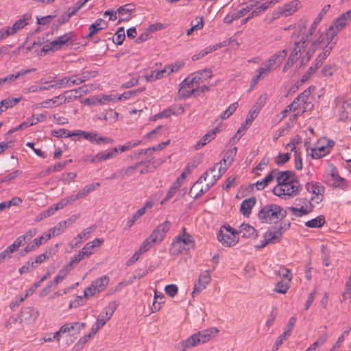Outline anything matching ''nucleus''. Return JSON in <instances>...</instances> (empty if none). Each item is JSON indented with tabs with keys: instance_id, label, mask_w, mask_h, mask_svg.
Segmentation results:
<instances>
[{
	"instance_id": "43",
	"label": "nucleus",
	"mask_w": 351,
	"mask_h": 351,
	"mask_svg": "<svg viewBox=\"0 0 351 351\" xmlns=\"http://www.w3.org/2000/svg\"><path fill=\"white\" fill-rule=\"evenodd\" d=\"M256 204L254 197L244 199L240 206V211L245 217H249L252 213V209Z\"/></svg>"
},
{
	"instance_id": "15",
	"label": "nucleus",
	"mask_w": 351,
	"mask_h": 351,
	"mask_svg": "<svg viewBox=\"0 0 351 351\" xmlns=\"http://www.w3.org/2000/svg\"><path fill=\"white\" fill-rule=\"evenodd\" d=\"M85 327L86 323L84 322H66L56 331V337L60 336V337H62L65 335L74 336L78 335Z\"/></svg>"
},
{
	"instance_id": "3",
	"label": "nucleus",
	"mask_w": 351,
	"mask_h": 351,
	"mask_svg": "<svg viewBox=\"0 0 351 351\" xmlns=\"http://www.w3.org/2000/svg\"><path fill=\"white\" fill-rule=\"evenodd\" d=\"M339 30L330 25L325 33H319V36L312 43L310 48L306 51L304 56L301 58V64H306L311 59V56L315 51L317 47H327V45L331 43L334 38L337 36L339 33Z\"/></svg>"
},
{
	"instance_id": "62",
	"label": "nucleus",
	"mask_w": 351,
	"mask_h": 351,
	"mask_svg": "<svg viewBox=\"0 0 351 351\" xmlns=\"http://www.w3.org/2000/svg\"><path fill=\"white\" fill-rule=\"evenodd\" d=\"M155 244L156 243L154 242L149 237H148L141 243L138 250H140L141 252L144 254L145 252H147L149 249H151Z\"/></svg>"
},
{
	"instance_id": "42",
	"label": "nucleus",
	"mask_w": 351,
	"mask_h": 351,
	"mask_svg": "<svg viewBox=\"0 0 351 351\" xmlns=\"http://www.w3.org/2000/svg\"><path fill=\"white\" fill-rule=\"evenodd\" d=\"M237 147H234L228 150L224 154L222 160L217 163L221 165L222 167H225V169L227 170L228 167H230L232 163L234 158L237 154Z\"/></svg>"
},
{
	"instance_id": "9",
	"label": "nucleus",
	"mask_w": 351,
	"mask_h": 351,
	"mask_svg": "<svg viewBox=\"0 0 351 351\" xmlns=\"http://www.w3.org/2000/svg\"><path fill=\"white\" fill-rule=\"evenodd\" d=\"M32 19V14L29 13L24 14L21 18L16 21L12 26H8L0 29V40L8 38L10 36L14 35L19 31L27 25Z\"/></svg>"
},
{
	"instance_id": "36",
	"label": "nucleus",
	"mask_w": 351,
	"mask_h": 351,
	"mask_svg": "<svg viewBox=\"0 0 351 351\" xmlns=\"http://www.w3.org/2000/svg\"><path fill=\"white\" fill-rule=\"evenodd\" d=\"M73 32H67L60 36H58L56 39L52 41V45L55 49L59 50L63 47L64 45L69 43L70 40H73Z\"/></svg>"
},
{
	"instance_id": "28",
	"label": "nucleus",
	"mask_w": 351,
	"mask_h": 351,
	"mask_svg": "<svg viewBox=\"0 0 351 351\" xmlns=\"http://www.w3.org/2000/svg\"><path fill=\"white\" fill-rule=\"evenodd\" d=\"M184 112V108L182 106H171L168 108L165 109L161 112L156 114L154 116V120H157L162 118H168L171 115L179 116Z\"/></svg>"
},
{
	"instance_id": "17",
	"label": "nucleus",
	"mask_w": 351,
	"mask_h": 351,
	"mask_svg": "<svg viewBox=\"0 0 351 351\" xmlns=\"http://www.w3.org/2000/svg\"><path fill=\"white\" fill-rule=\"evenodd\" d=\"M85 81L84 77L73 75L71 77H56V80L51 82L48 88H62L64 86H72L79 85Z\"/></svg>"
},
{
	"instance_id": "47",
	"label": "nucleus",
	"mask_w": 351,
	"mask_h": 351,
	"mask_svg": "<svg viewBox=\"0 0 351 351\" xmlns=\"http://www.w3.org/2000/svg\"><path fill=\"white\" fill-rule=\"evenodd\" d=\"M222 46L223 45L221 43H219V44H215L213 46L207 47L204 49L200 51L198 53L194 54L192 56L191 59L193 61L198 60L204 58L207 54L211 53L212 51L217 50L218 49L221 48Z\"/></svg>"
},
{
	"instance_id": "32",
	"label": "nucleus",
	"mask_w": 351,
	"mask_h": 351,
	"mask_svg": "<svg viewBox=\"0 0 351 351\" xmlns=\"http://www.w3.org/2000/svg\"><path fill=\"white\" fill-rule=\"evenodd\" d=\"M275 178L276 179L277 185L276 186H282V185L286 184L295 180L293 174L289 171H279L275 169Z\"/></svg>"
},
{
	"instance_id": "53",
	"label": "nucleus",
	"mask_w": 351,
	"mask_h": 351,
	"mask_svg": "<svg viewBox=\"0 0 351 351\" xmlns=\"http://www.w3.org/2000/svg\"><path fill=\"white\" fill-rule=\"evenodd\" d=\"M93 227H89L83 231H82L80 234L77 235L76 237L74 238V241H75V246H78L79 244L82 243L84 240H86L88 238L90 234L94 230Z\"/></svg>"
},
{
	"instance_id": "2",
	"label": "nucleus",
	"mask_w": 351,
	"mask_h": 351,
	"mask_svg": "<svg viewBox=\"0 0 351 351\" xmlns=\"http://www.w3.org/2000/svg\"><path fill=\"white\" fill-rule=\"evenodd\" d=\"M219 332V330L216 327L203 330L179 342L176 348L180 351H186L191 348L210 341L217 337Z\"/></svg>"
},
{
	"instance_id": "11",
	"label": "nucleus",
	"mask_w": 351,
	"mask_h": 351,
	"mask_svg": "<svg viewBox=\"0 0 351 351\" xmlns=\"http://www.w3.org/2000/svg\"><path fill=\"white\" fill-rule=\"evenodd\" d=\"M109 282L110 278L106 275L97 278L84 289V297L90 298L103 292L108 287Z\"/></svg>"
},
{
	"instance_id": "14",
	"label": "nucleus",
	"mask_w": 351,
	"mask_h": 351,
	"mask_svg": "<svg viewBox=\"0 0 351 351\" xmlns=\"http://www.w3.org/2000/svg\"><path fill=\"white\" fill-rule=\"evenodd\" d=\"M267 100L266 96L259 97L256 104L253 106L252 110L248 112L245 122L241 125L237 131V133L245 132L252 124V121L257 117L261 109L264 106Z\"/></svg>"
},
{
	"instance_id": "1",
	"label": "nucleus",
	"mask_w": 351,
	"mask_h": 351,
	"mask_svg": "<svg viewBox=\"0 0 351 351\" xmlns=\"http://www.w3.org/2000/svg\"><path fill=\"white\" fill-rule=\"evenodd\" d=\"M287 51L283 49L273 54L256 71V75L252 78L251 87L255 86L259 80L266 77L270 73L280 66L282 62L286 58Z\"/></svg>"
},
{
	"instance_id": "41",
	"label": "nucleus",
	"mask_w": 351,
	"mask_h": 351,
	"mask_svg": "<svg viewBox=\"0 0 351 351\" xmlns=\"http://www.w3.org/2000/svg\"><path fill=\"white\" fill-rule=\"evenodd\" d=\"M238 234H241L244 238H256L257 237V232L254 227L247 224L242 223L238 230Z\"/></svg>"
},
{
	"instance_id": "19",
	"label": "nucleus",
	"mask_w": 351,
	"mask_h": 351,
	"mask_svg": "<svg viewBox=\"0 0 351 351\" xmlns=\"http://www.w3.org/2000/svg\"><path fill=\"white\" fill-rule=\"evenodd\" d=\"M118 154V148L112 147L105 151L98 152L93 156H87L86 161H89L91 163L99 162L104 160H110L115 158Z\"/></svg>"
},
{
	"instance_id": "38",
	"label": "nucleus",
	"mask_w": 351,
	"mask_h": 351,
	"mask_svg": "<svg viewBox=\"0 0 351 351\" xmlns=\"http://www.w3.org/2000/svg\"><path fill=\"white\" fill-rule=\"evenodd\" d=\"M134 10V5L132 4H125L119 7L117 9V12L121 16L119 23L130 21L132 19V12Z\"/></svg>"
},
{
	"instance_id": "56",
	"label": "nucleus",
	"mask_w": 351,
	"mask_h": 351,
	"mask_svg": "<svg viewBox=\"0 0 351 351\" xmlns=\"http://www.w3.org/2000/svg\"><path fill=\"white\" fill-rule=\"evenodd\" d=\"M72 162L71 159L64 160L62 162H59L58 163L54 164L53 165L50 166L46 171V173L49 174L51 172H58L62 171L67 165Z\"/></svg>"
},
{
	"instance_id": "48",
	"label": "nucleus",
	"mask_w": 351,
	"mask_h": 351,
	"mask_svg": "<svg viewBox=\"0 0 351 351\" xmlns=\"http://www.w3.org/2000/svg\"><path fill=\"white\" fill-rule=\"evenodd\" d=\"M22 99L21 97H9L4 99H3L0 102V107L1 108L2 111L6 110L8 108H12L16 106L21 100Z\"/></svg>"
},
{
	"instance_id": "31",
	"label": "nucleus",
	"mask_w": 351,
	"mask_h": 351,
	"mask_svg": "<svg viewBox=\"0 0 351 351\" xmlns=\"http://www.w3.org/2000/svg\"><path fill=\"white\" fill-rule=\"evenodd\" d=\"M104 243L103 239H95L94 240L88 242L84 247L80 250L84 256L89 257L94 252L96 247H99Z\"/></svg>"
},
{
	"instance_id": "58",
	"label": "nucleus",
	"mask_w": 351,
	"mask_h": 351,
	"mask_svg": "<svg viewBox=\"0 0 351 351\" xmlns=\"http://www.w3.org/2000/svg\"><path fill=\"white\" fill-rule=\"evenodd\" d=\"M71 270L65 265L58 271V274L53 278L55 284H60L67 276Z\"/></svg>"
},
{
	"instance_id": "44",
	"label": "nucleus",
	"mask_w": 351,
	"mask_h": 351,
	"mask_svg": "<svg viewBox=\"0 0 351 351\" xmlns=\"http://www.w3.org/2000/svg\"><path fill=\"white\" fill-rule=\"evenodd\" d=\"M108 26V23L103 20L102 19H97L95 22L91 24L89 27V33L87 35V38L92 37L94 34H97L101 29L106 28Z\"/></svg>"
},
{
	"instance_id": "4",
	"label": "nucleus",
	"mask_w": 351,
	"mask_h": 351,
	"mask_svg": "<svg viewBox=\"0 0 351 351\" xmlns=\"http://www.w3.org/2000/svg\"><path fill=\"white\" fill-rule=\"evenodd\" d=\"M286 210L278 204H270L263 206L258 212V219L262 223H276L286 217Z\"/></svg>"
},
{
	"instance_id": "49",
	"label": "nucleus",
	"mask_w": 351,
	"mask_h": 351,
	"mask_svg": "<svg viewBox=\"0 0 351 351\" xmlns=\"http://www.w3.org/2000/svg\"><path fill=\"white\" fill-rule=\"evenodd\" d=\"M275 170H273L265 178L257 181L255 183L256 189L258 190H262L267 186L275 178Z\"/></svg>"
},
{
	"instance_id": "8",
	"label": "nucleus",
	"mask_w": 351,
	"mask_h": 351,
	"mask_svg": "<svg viewBox=\"0 0 351 351\" xmlns=\"http://www.w3.org/2000/svg\"><path fill=\"white\" fill-rule=\"evenodd\" d=\"M77 97V90L70 89L53 99L45 100L36 106V108H53L65 102H69Z\"/></svg>"
},
{
	"instance_id": "60",
	"label": "nucleus",
	"mask_w": 351,
	"mask_h": 351,
	"mask_svg": "<svg viewBox=\"0 0 351 351\" xmlns=\"http://www.w3.org/2000/svg\"><path fill=\"white\" fill-rule=\"evenodd\" d=\"M351 296V275L349 276L345 284L344 291L341 295V301H346Z\"/></svg>"
},
{
	"instance_id": "59",
	"label": "nucleus",
	"mask_w": 351,
	"mask_h": 351,
	"mask_svg": "<svg viewBox=\"0 0 351 351\" xmlns=\"http://www.w3.org/2000/svg\"><path fill=\"white\" fill-rule=\"evenodd\" d=\"M141 143V141L136 140L134 141L127 142L123 145H119L117 147L118 148V152H125L131 149L132 148L136 147Z\"/></svg>"
},
{
	"instance_id": "29",
	"label": "nucleus",
	"mask_w": 351,
	"mask_h": 351,
	"mask_svg": "<svg viewBox=\"0 0 351 351\" xmlns=\"http://www.w3.org/2000/svg\"><path fill=\"white\" fill-rule=\"evenodd\" d=\"M305 188L313 195L312 199L317 198L318 200H322L323 193L324 192V187L317 182H309L305 185Z\"/></svg>"
},
{
	"instance_id": "37",
	"label": "nucleus",
	"mask_w": 351,
	"mask_h": 351,
	"mask_svg": "<svg viewBox=\"0 0 351 351\" xmlns=\"http://www.w3.org/2000/svg\"><path fill=\"white\" fill-rule=\"evenodd\" d=\"M36 69H22L16 73L10 74L4 77L0 78V86L3 85L4 83L8 82L10 85H11V83L14 81H15L16 79L20 77L21 76H24L25 75L29 73L32 71H35Z\"/></svg>"
},
{
	"instance_id": "20",
	"label": "nucleus",
	"mask_w": 351,
	"mask_h": 351,
	"mask_svg": "<svg viewBox=\"0 0 351 351\" xmlns=\"http://www.w3.org/2000/svg\"><path fill=\"white\" fill-rule=\"evenodd\" d=\"M304 112L303 108L301 107L299 99L294 100L285 110L282 112V118L290 117L293 121Z\"/></svg>"
},
{
	"instance_id": "18",
	"label": "nucleus",
	"mask_w": 351,
	"mask_h": 351,
	"mask_svg": "<svg viewBox=\"0 0 351 351\" xmlns=\"http://www.w3.org/2000/svg\"><path fill=\"white\" fill-rule=\"evenodd\" d=\"M226 171L225 167H222L221 165L216 163L211 169L205 172L202 177L205 182L212 186Z\"/></svg>"
},
{
	"instance_id": "57",
	"label": "nucleus",
	"mask_w": 351,
	"mask_h": 351,
	"mask_svg": "<svg viewBox=\"0 0 351 351\" xmlns=\"http://www.w3.org/2000/svg\"><path fill=\"white\" fill-rule=\"evenodd\" d=\"M86 297H84V294L83 295H77L73 300H71L69 304L68 308L71 310L72 308H77L80 306H82L86 302Z\"/></svg>"
},
{
	"instance_id": "63",
	"label": "nucleus",
	"mask_w": 351,
	"mask_h": 351,
	"mask_svg": "<svg viewBox=\"0 0 351 351\" xmlns=\"http://www.w3.org/2000/svg\"><path fill=\"white\" fill-rule=\"evenodd\" d=\"M125 31L123 27L119 28V29L114 34V37L113 38V42L116 45H121L125 40Z\"/></svg>"
},
{
	"instance_id": "22",
	"label": "nucleus",
	"mask_w": 351,
	"mask_h": 351,
	"mask_svg": "<svg viewBox=\"0 0 351 351\" xmlns=\"http://www.w3.org/2000/svg\"><path fill=\"white\" fill-rule=\"evenodd\" d=\"M207 182H205L204 178L201 176L192 186L190 190V195L193 198H198L206 193L210 188Z\"/></svg>"
},
{
	"instance_id": "23",
	"label": "nucleus",
	"mask_w": 351,
	"mask_h": 351,
	"mask_svg": "<svg viewBox=\"0 0 351 351\" xmlns=\"http://www.w3.org/2000/svg\"><path fill=\"white\" fill-rule=\"evenodd\" d=\"M299 141L298 138H292L290 142L285 145V149L287 151H290V152L294 153L293 156L295 168L298 170H301L302 169V159L300 153H299L297 150V145Z\"/></svg>"
},
{
	"instance_id": "35",
	"label": "nucleus",
	"mask_w": 351,
	"mask_h": 351,
	"mask_svg": "<svg viewBox=\"0 0 351 351\" xmlns=\"http://www.w3.org/2000/svg\"><path fill=\"white\" fill-rule=\"evenodd\" d=\"M74 220L71 219H69L64 221L60 222L56 226L50 228L47 232L48 234H50V238L51 237H55L59 235L62 233L66 228H67L69 226H71L73 223Z\"/></svg>"
},
{
	"instance_id": "33",
	"label": "nucleus",
	"mask_w": 351,
	"mask_h": 351,
	"mask_svg": "<svg viewBox=\"0 0 351 351\" xmlns=\"http://www.w3.org/2000/svg\"><path fill=\"white\" fill-rule=\"evenodd\" d=\"M49 239H50V234H48L47 232L44 233L42 236L36 238L31 243L28 244L25 248V252L29 253L36 250Z\"/></svg>"
},
{
	"instance_id": "24",
	"label": "nucleus",
	"mask_w": 351,
	"mask_h": 351,
	"mask_svg": "<svg viewBox=\"0 0 351 351\" xmlns=\"http://www.w3.org/2000/svg\"><path fill=\"white\" fill-rule=\"evenodd\" d=\"M169 221H165V222L158 226L149 237L156 243H160L164 239L166 233L169 231Z\"/></svg>"
},
{
	"instance_id": "34",
	"label": "nucleus",
	"mask_w": 351,
	"mask_h": 351,
	"mask_svg": "<svg viewBox=\"0 0 351 351\" xmlns=\"http://www.w3.org/2000/svg\"><path fill=\"white\" fill-rule=\"evenodd\" d=\"M292 214L296 217H301L310 213L313 210L312 204L307 199L304 200V204L300 208H289Z\"/></svg>"
},
{
	"instance_id": "16",
	"label": "nucleus",
	"mask_w": 351,
	"mask_h": 351,
	"mask_svg": "<svg viewBox=\"0 0 351 351\" xmlns=\"http://www.w3.org/2000/svg\"><path fill=\"white\" fill-rule=\"evenodd\" d=\"M326 182L331 186L343 189L346 187V181L338 174L336 167L330 164L327 169Z\"/></svg>"
},
{
	"instance_id": "54",
	"label": "nucleus",
	"mask_w": 351,
	"mask_h": 351,
	"mask_svg": "<svg viewBox=\"0 0 351 351\" xmlns=\"http://www.w3.org/2000/svg\"><path fill=\"white\" fill-rule=\"evenodd\" d=\"M290 282L284 280L278 282L274 289V291L276 293L285 294L290 288Z\"/></svg>"
},
{
	"instance_id": "7",
	"label": "nucleus",
	"mask_w": 351,
	"mask_h": 351,
	"mask_svg": "<svg viewBox=\"0 0 351 351\" xmlns=\"http://www.w3.org/2000/svg\"><path fill=\"white\" fill-rule=\"evenodd\" d=\"M334 145L333 141L322 138L317 141L313 147L307 149V152L313 159H320L330 152Z\"/></svg>"
},
{
	"instance_id": "61",
	"label": "nucleus",
	"mask_w": 351,
	"mask_h": 351,
	"mask_svg": "<svg viewBox=\"0 0 351 351\" xmlns=\"http://www.w3.org/2000/svg\"><path fill=\"white\" fill-rule=\"evenodd\" d=\"M277 274L284 278L285 281L291 282L293 278L290 269L282 266L278 269Z\"/></svg>"
},
{
	"instance_id": "5",
	"label": "nucleus",
	"mask_w": 351,
	"mask_h": 351,
	"mask_svg": "<svg viewBox=\"0 0 351 351\" xmlns=\"http://www.w3.org/2000/svg\"><path fill=\"white\" fill-rule=\"evenodd\" d=\"M138 93V89L125 91L122 94L115 95H104L102 96H95L92 98L87 99L86 102L91 104H106L108 102H117L119 101H125L130 99L134 98Z\"/></svg>"
},
{
	"instance_id": "26",
	"label": "nucleus",
	"mask_w": 351,
	"mask_h": 351,
	"mask_svg": "<svg viewBox=\"0 0 351 351\" xmlns=\"http://www.w3.org/2000/svg\"><path fill=\"white\" fill-rule=\"evenodd\" d=\"M211 276L208 271L201 273L197 281L195 283L192 295L196 293H200L205 289L210 282Z\"/></svg>"
},
{
	"instance_id": "10",
	"label": "nucleus",
	"mask_w": 351,
	"mask_h": 351,
	"mask_svg": "<svg viewBox=\"0 0 351 351\" xmlns=\"http://www.w3.org/2000/svg\"><path fill=\"white\" fill-rule=\"evenodd\" d=\"M217 238L219 241L226 247L234 246L239 241L238 232L230 225L223 226L220 228Z\"/></svg>"
},
{
	"instance_id": "27",
	"label": "nucleus",
	"mask_w": 351,
	"mask_h": 351,
	"mask_svg": "<svg viewBox=\"0 0 351 351\" xmlns=\"http://www.w3.org/2000/svg\"><path fill=\"white\" fill-rule=\"evenodd\" d=\"M202 84V74L197 71L186 77L180 84V88H185V85L188 88H200Z\"/></svg>"
},
{
	"instance_id": "13",
	"label": "nucleus",
	"mask_w": 351,
	"mask_h": 351,
	"mask_svg": "<svg viewBox=\"0 0 351 351\" xmlns=\"http://www.w3.org/2000/svg\"><path fill=\"white\" fill-rule=\"evenodd\" d=\"M117 308V304L115 302L108 303V305L102 309L95 322L92 326L99 331L111 319Z\"/></svg>"
},
{
	"instance_id": "50",
	"label": "nucleus",
	"mask_w": 351,
	"mask_h": 351,
	"mask_svg": "<svg viewBox=\"0 0 351 351\" xmlns=\"http://www.w3.org/2000/svg\"><path fill=\"white\" fill-rule=\"evenodd\" d=\"M326 222L325 217L323 215H319L317 217L305 222V226L311 228H318L322 227Z\"/></svg>"
},
{
	"instance_id": "51",
	"label": "nucleus",
	"mask_w": 351,
	"mask_h": 351,
	"mask_svg": "<svg viewBox=\"0 0 351 351\" xmlns=\"http://www.w3.org/2000/svg\"><path fill=\"white\" fill-rule=\"evenodd\" d=\"M277 3L276 0H270L266 2H264L261 4L257 5L255 8L252 10L253 14L256 16H258L261 14L263 12H265L267 9L271 7L274 4Z\"/></svg>"
},
{
	"instance_id": "25",
	"label": "nucleus",
	"mask_w": 351,
	"mask_h": 351,
	"mask_svg": "<svg viewBox=\"0 0 351 351\" xmlns=\"http://www.w3.org/2000/svg\"><path fill=\"white\" fill-rule=\"evenodd\" d=\"M100 186L99 182H93L86 185L76 195L67 196L71 204L77 199L86 197L90 193L97 189Z\"/></svg>"
},
{
	"instance_id": "6",
	"label": "nucleus",
	"mask_w": 351,
	"mask_h": 351,
	"mask_svg": "<svg viewBox=\"0 0 351 351\" xmlns=\"http://www.w3.org/2000/svg\"><path fill=\"white\" fill-rule=\"evenodd\" d=\"M182 232L183 233L178 235L172 243L171 251L173 254L190 250L195 247V242L192 237L186 232V228H182Z\"/></svg>"
},
{
	"instance_id": "30",
	"label": "nucleus",
	"mask_w": 351,
	"mask_h": 351,
	"mask_svg": "<svg viewBox=\"0 0 351 351\" xmlns=\"http://www.w3.org/2000/svg\"><path fill=\"white\" fill-rule=\"evenodd\" d=\"M221 131L219 127L209 130L202 138L195 144L194 148L197 150L207 145L212 140L215 139L217 133Z\"/></svg>"
},
{
	"instance_id": "21",
	"label": "nucleus",
	"mask_w": 351,
	"mask_h": 351,
	"mask_svg": "<svg viewBox=\"0 0 351 351\" xmlns=\"http://www.w3.org/2000/svg\"><path fill=\"white\" fill-rule=\"evenodd\" d=\"M337 112L340 119L351 121V99L339 100L337 106Z\"/></svg>"
},
{
	"instance_id": "64",
	"label": "nucleus",
	"mask_w": 351,
	"mask_h": 351,
	"mask_svg": "<svg viewBox=\"0 0 351 351\" xmlns=\"http://www.w3.org/2000/svg\"><path fill=\"white\" fill-rule=\"evenodd\" d=\"M327 339L328 335L326 333H324L322 335H321L315 342L311 345L309 348L312 349L313 351H318V348L324 344L325 342L327 341Z\"/></svg>"
},
{
	"instance_id": "55",
	"label": "nucleus",
	"mask_w": 351,
	"mask_h": 351,
	"mask_svg": "<svg viewBox=\"0 0 351 351\" xmlns=\"http://www.w3.org/2000/svg\"><path fill=\"white\" fill-rule=\"evenodd\" d=\"M90 142L92 143H95L97 145L110 144L113 142V139L110 137L100 136L97 133L93 132Z\"/></svg>"
},
{
	"instance_id": "40",
	"label": "nucleus",
	"mask_w": 351,
	"mask_h": 351,
	"mask_svg": "<svg viewBox=\"0 0 351 351\" xmlns=\"http://www.w3.org/2000/svg\"><path fill=\"white\" fill-rule=\"evenodd\" d=\"M300 5V1L299 0H293L280 8V13L285 16H290L298 10Z\"/></svg>"
},
{
	"instance_id": "12",
	"label": "nucleus",
	"mask_w": 351,
	"mask_h": 351,
	"mask_svg": "<svg viewBox=\"0 0 351 351\" xmlns=\"http://www.w3.org/2000/svg\"><path fill=\"white\" fill-rule=\"evenodd\" d=\"M299 182L295 179L282 186H275L273 193L275 195L280 197H292L296 195L300 191Z\"/></svg>"
},
{
	"instance_id": "46",
	"label": "nucleus",
	"mask_w": 351,
	"mask_h": 351,
	"mask_svg": "<svg viewBox=\"0 0 351 351\" xmlns=\"http://www.w3.org/2000/svg\"><path fill=\"white\" fill-rule=\"evenodd\" d=\"M282 234V228L276 230H268L264 234V239H267L269 243H278L280 241Z\"/></svg>"
},
{
	"instance_id": "39",
	"label": "nucleus",
	"mask_w": 351,
	"mask_h": 351,
	"mask_svg": "<svg viewBox=\"0 0 351 351\" xmlns=\"http://www.w3.org/2000/svg\"><path fill=\"white\" fill-rule=\"evenodd\" d=\"M71 204L69 201L68 197H66L61 200H60L58 203L53 204L50 207H49L45 211L46 215L48 217L51 215H53L57 210L64 208L68 205Z\"/></svg>"
},
{
	"instance_id": "52",
	"label": "nucleus",
	"mask_w": 351,
	"mask_h": 351,
	"mask_svg": "<svg viewBox=\"0 0 351 351\" xmlns=\"http://www.w3.org/2000/svg\"><path fill=\"white\" fill-rule=\"evenodd\" d=\"M308 37L304 38L302 37L299 41H295V47L291 53L298 55L299 53H302L304 49L307 47Z\"/></svg>"
},
{
	"instance_id": "45",
	"label": "nucleus",
	"mask_w": 351,
	"mask_h": 351,
	"mask_svg": "<svg viewBox=\"0 0 351 351\" xmlns=\"http://www.w3.org/2000/svg\"><path fill=\"white\" fill-rule=\"evenodd\" d=\"M165 296L162 293L154 291V301L152 306V313H156L160 310L162 305L165 303Z\"/></svg>"
}]
</instances>
